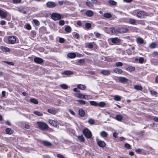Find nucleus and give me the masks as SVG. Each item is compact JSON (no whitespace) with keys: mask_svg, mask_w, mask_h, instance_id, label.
<instances>
[{"mask_svg":"<svg viewBox=\"0 0 158 158\" xmlns=\"http://www.w3.org/2000/svg\"><path fill=\"white\" fill-rule=\"evenodd\" d=\"M4 41L8 44H13L19 43V40L16 36L10 35L5 37L4 39Z\"/></svg>","mask_w":158,"mask_h":158,"instance_id":"obj_1","label":"nucleus"},{"mask_svg":"<svg viewBox=\"0 0 158 158\" xmlns=\"http://www.w3.org/2000/svg\"><path fill=\"white\" fill-rule=\"evenodd\" d=\"M37 123L39 128L41 130H46L49 128L48 125L44 122H38Z\"/></svg>","mask_w":158,"mask_h":158,"instance_id":"obj_2","label":"nucleus"},{"mask_svg":"<svg viewBox=\"0 0 158 158\" xmlns=\"http://www.w3.org/2000/svg\"><path fill=\"white\" fill-rule=\"evenodd\" d=\"M83 134L86 138H92L91 131L88 128H85L82 131Z\"/></svg>","mask_w":158,"mask_h":158,"instance_id":"obj_3","label":"nucleus"},{"mask_svg":"<svg viewBox=\"0 0 158 158\" xmlns=\"http://www.w3.org/2000/svg\"><path fill=\"white\" fill-rule=\"evenodd\" d=\"M51 18L55 21L58 20L61 18V15L57 13H53L51 15Z\"/></svg>","mask_w":158,"mask_h":158,"instance_id":"obj_4","label":"nucleus"},{"mask_svg":"<svg viewBox=\"0 0 158 158\" xmlns=\"http://www.w3.org/2000/svg\"><path fill=\"white\" fill-rule=\"evenodd\" d=\"M129 27H123L118 28L117 31L119 33H124L128 32Z\"/></svg>","mask_w":158,"mask_h":158,"instance_id":"obj_5","label":"nucleus"},{"mask_svg":"<svg viewBox=\"0 0 158 158\" xmlns=\"http://www.w3.org/2000/svg\"><path fill=\"white\" fill-rule=\"evenodd\" d=\"M34 61L36 63L40 64H42L44 61V60L42 58L38 57H35L34 58Z\"/></svg>","mask_w":158,"mask_h":158,"instance_id":"obj_6","label":"nucleus"},{"mask_svg":"<svg viewBox=\"0 0 158 158\" xmlns=\"http://www.w3.org/2000/svg\"><path fill=\"white\" fill-rule=\"evenodd\" d=\"M8 13L6 10H1V19H5L7 17Z\"/></svg>","mask_w":158,"mask_h":158,"instance_id":"obj_7","label":"nucleus"},{"mask_svg":"<svg viewBox=\"0 0 158 158\" xmlns=\"http://www.w3.org/2000/svg\"><path fill=\"white\" fill-rule=\"evenodd\" d=\"M118 82H119L123 84L127 83L128 80V79L126 78L123 77H118Z\"/></svg>","mask_w":158,"mask_h":158,"instance_id":"obj_8","label":"nucleus"},{"mask_svg":"<svg viewBox=\"0 0 158 158\" xmlns=\"http://www.w3.org/2000/svg\"><path fill=\"white\" fill-rule=\"evenodd\" d=\"M46 6L48 8H52L56 6V4L54 2L49 1L46 3Z\"/></svg>","mask_w":158,"mask_h":158,"instance_id":"obj_9","label":"nucleus"},{"mask_svg":"<svg viewBox=\"0 0 158 158\" xmlns=\"http://www.w3.org/2000/svg\"><path fill=\"white\" fill-rule=\"evenodd\" d=\"M145 13L144 11L140 10L136 14V16L139 18H143L145 15Z\"/></svg>","mask_w":158,"mask_h":158,"instance_id":"obj_10","label":"nucleus"},{"mask_svg":"<svg viewBox=\"0 0 158 158\" xmlns=\"http://www.w3.org/2000/svg\"><path fill=\"white\" fill-rule=\"evenodd\" d=\"M85 15L87 17H91L93 16L94 13L92 10H88L85 13Z\"/></svg>","mask_w":158,"mask_h":158,"instance_id":"obj_11","label":"nucleus"},{"mask_svg":"<svg viewBox=\"0 0 158 158\" xmlns=\"http://www.w3.org/2000/svg\"><path fill=\"white\" fill-rule=\"evenodd\" d=\"M73 94L75 97L81 99H84L85 98V95H83L81 93H74Z\"/></svg>","mask_w":158,"mask_h":158,"instance_id":"obj_12","label":"nucleus"},{"mask_svg":"<svg viewBox=\"0 0 158 158\" xmlns=\"http://www.w3.org/2000/svg\"><path fill=\"white\" fill-rule=\"evenodd\" d=\"M94 45H96V44L94 42L87 43L85 44V47L86 48H93Z\"/></svg>","mask_w":158,"mask_h":158,"instance_id":"obj_13","label":"nucleus"},{"mask_svg":"<svg viewBox=\"0 0 158 158\" xmlns=\"http://www.w3.org/2000/svg\"><path fill=\"white\" fill-rule=\"evenodd\" d=\"M76 54L74 52H69L67 54V57L70 59H74L76 57Z\"/></svg>","mask_w":158,"mask_h":158,"instance_id":"obj_14","label":"nucleus"},{"mask_svg":"<svg viewBox=\"0 0 158 158\" xmlns=\"http://www.w3.org/2000/svg\"><path fill=\"white\" fill-rule=\"evenodd\" d=\"M151 64L155 66L158 65V58H153L151 60Z\"/></svg>","mask_w":158,"mask_h":158,"instance_id":"obj_15","label":"nucleus"},{"mask_svg":"<svg viewBox=\"0 0 158 158\" xmlns=\"http://www.w3.org/2000/svg\"><path fill=\"white\" fill-rule=\"evenodd\" d=\"M47 111L52 114H55L57 112V110L53 108L48 109Z\"/></svg>","mask_w":158,"mask_h":158,"instance_id":"obj_16","label":"nucleus"},{"mask_svg":"<svg viewBox=\"0 0 158 158\" xmlns=\"http://www.w3.org/2000/svg\"><path fill=\"white\" fill-rule=\"evenodd\" d=\"M61 74L66 75L69 76L73 74V73L72 71L70 70H65Z\"/></svg>","mask_w":158,"mask_h":158,"instance_id":"obj_17","label":"nucleus"},{"mask_svg":"<svg viewBox=\"0 0 158 158\" xmlns=\"http://www.w3.org/2000/svg\"><path fill=\"white\" fill-rule=\"evenodd\" d=\"M102 74L105 76H108L110 74V71L109 70H103L101 72Z\"/></svg>","mask_w":158,"mask_h":158,"instance_id":"obj_18","label":"nucleus"},{"mask_svg":"<svg viewBox=\"0 0 158 158\" xmlns=\"http://www.w3.org/2000/svg\"><path fill=\"white\" fill-rule=\"evenodd\" d=\"M78 114L81 117H83L85 116V112L82 108H81L80 109L78 110Z\"/></svg>","mask_w":158,"mask_h":158,"instance_id":"obj_19","label":"nucleus"},{"mask_svg":"<svg viewBox=\"0 0 158 158\" xmlns=\"http://www.w3.org/2000/svg\"><path fill=\"white\" fill-rule=\"evenodd\" d=\"M129 23L134 25H137L136 20L132 18H129Z\"/></svg>","mask_w":158,"mask_h":158,"instance_id":"obj_20","label":"nucleus"},{"mask_svg":"<svg viewBox=\"0 0 158 158\" xmlns=\"http://www.w3.org/2000/svg\"><path fill=\"white\" fill-rule=\"evenodd\" d=\"M77 88L81 90H85L87 88L86 86L85 85L82 84L77 85Z\"/></svg>","mask_w":158,"mask_h":158,"instance_id":"obj_21","label":"nucleus"},{"mask_svg":"<svg viewBox=\"0 0 158 158\" xmlns=\"http://www.w3.org/2000/svg\"><path fill=\"white\" fill-rule=\"evenodd\" d=\"M148 90L152 95L156 97H157L158 94L156 92L150 89L149 88H148Z\"/></svg>","mask_w":158,"mask_h":158,"instance_id":"obj_22","label":"nucleus"},{"mask_svg":"<svg viewBox=\"0 0 158 158\" xmlns=\"http://www.w3.org/2000/svg\"><path fill=\"white\" fill-rule=\"evenodd\" d=\"M98 145L101 147L103 148L106 145V143L104 141L99 140L97 142Z\"/></svg>","mask_w":158,"mask_h":158,"instance_id":"obj_23","label":"nucleus"},{"mask_svg":"<svg viewBox=\"0 0 158 158\" xmlns=\"http://www.w3.org/2000/svg\"><path fill=\"white\" fill-rule=\"evenodd\" d=\"M41 143L44 146H49L52 145L51 142L46 140H42L41 141Z\"/></svg>","mask_w":158,"mask_h":158,"instance_id":"obj_24","label":"nucleus"},{"mask_svg":"<svg viewBox=\"0 0 158 158\" xmlns=\"http://www.w3.org/2000/svg\"><path fill=\"white\" fill-rule=\"evenodd\" d=\"M1 49L3 52H9L10 51V49L5 46H1Z\"/></svg>","mask_w":158,"mask_h":158,"instance_id":"obj_25","label":"nucleus"},{"mask_svg":"<svg viewBox=\"0 0 158 158\" xmlns=\"http://www.w3.org/2000/svg\"><path fill=\"white\" fill-rule=\"evenodd\" d=\"M111 40L112 42L115 44H117L120 42L119 39L118 38H112Z\"/></svg>","mask_w":158,"mask_h":158,"instance_id":"obj_26","label":"nucleus"},{"mask_svg":"<svg viewBox=\"0 0 158 158\" xmlns=\"http://www.w3.org/2000/svg\"><path fill=\"white\" fill-rule=\"evenodd\" d=\"M49 123L52 125L56 127L57 126V123L56 121L52 120L49 119L48 121Z\"/></svg>","mask_w":158,"mask_h":158,"instance_id":"obj_27","label":"nucleus"},{"mask_svg":"<svg viewBox=\"0 0 158 158\" xmlns=\"http://www.w3.org/2000/svg\"><path fill=\"white\" fill-rule=\"evenodd\" d=\"M108 2L109 4L112 6H116L117 2L113 0H109Z\"/></svg>","mask_w":158,"mask_h":158,"instance_id":"obj_28","label":"nucleus"},{"mask_svg":"<svg viewBox=\"0 0 158 158\" xmlns=\"http://www.w3.org/2000/svg\"><path fill=\"white\" fill-rule=\"evenodd\" d=\"M123 117L120 114H118L116 115L115 118V119L119 121H121L123 119Z\"/></svg>","mask_w":158,"mask_h":158,"instance_id":"obj_29","label":"nucleus"},{"mask_svg":"<svg viewBox=\"0 0 158 158\" xmlns=\"http://www.w3.org/2000/svg\"><path fill=\"white\" fill-rule=\"evenodd\" d=\"M136 42L138 44H142L144 43V40L141 37H138L137 39Z\"/></svg>","mask_w":158,"mask_h":158,"instance_id":"obj_30","label":"nucleus"},{"mask_svg":"<svg viewBox=\"0 0 158 158\" xmlns=\"http://www.w3.org/2000/svg\"><path fill=\"white\" fill-rule=\"evenodd\" d=\"M134 88L137 90L142 91L143 87L141 85H136L134 86Z\"/></svg>","mask_w":158,"mask_h":158,"instance_id":"obj_31","label":"nucleus"},{"mask_svg":"<svg viewBox=\"0 0 158 158\" xmlns=\"http://www.w3.org/2000/svg\"><path fill=\"white\" fill-rule=\"evenodd\" d=\"M114 73H117L118 74H121L123 73V71L121 69L118 68H115L114 69Z\"/></svg>","mask_w":158,"mask_h":158,"instance_id":"obj_32","label":"nucleus"},{"mask_svg":"<svg viewBox=\"0 0 158 158\" xmlns=\"http://www.w3.org/2000/svg\"><path fill=\"white\" fill-rule=\"evenodd\" d=\"M126 70L129 72H132L134 71L135 70V68L134 67L130 66L127 68Z\"/></svg>","mask_w":158,"mask_h":158,"instance_id":"obj_33","label":"nucleus"},{"mask_svg":"<svg viewBox=\"0 0 158 158\" xmlns=\"http://www.w3.org/2000/svg\"><path fill=\"white\" fill-rule=\"evenodd\" d=\"M18 11L21 13H23L24 14H26V11H24V8L23 7H20L18 8Z\"/></svg>","mask_w":158,"mask_h":158,"instance_id":"obj_34","label":"nucleus"},{"mask_svg":"<svg viewBox=\"0 0 158 158\" xmlns=\"http://www.w3.org/2000/svg\"><path fill=\"white\" fill-rule=\"evenodd\" d=\"M100 135L102 137L105 138L107 137L108 134L105 131H103L101 132Z\"/></svg>","mask_w":158,"mask_h":158,"instance_id":"obj_35","label":"nucleus"},{"mask_svg":"<svg viewBox=\"0 0 158 158\" xmlns=\"http://www.w3.org/2000/svg\"><path fill=\"white\" fill-rule=\"evenodd\" d=\"M73 37L77 39H79L80 38V35L77 32H74L73 33Z\"/></svg>","mask_w":158,"mask_h":158,"instance_id":"obj_36","label":"nucleus"},{"mask_svg":"<svg viewBox=\"0 0 158 158\" xmlns=\"http://www.w3.org/2000/svg\"><path fill=\"white\" fill-rule=\"evenodd\" d=\"M5 131L6 134L10 135L13 133V131L10 128H7L6 129Z\"/></svg>","mask_w":158,"mask_h":158,"instance_id":"obj_37","label":"nucleus"},{"mask_svg":"<svg viewBox=\"0 0 158 158\" xmlns=\"http://www.w3.org/2000/svg\"><path fill=\"white\" fill-rule=\"evenodd\" d=\"M77 101L81 105H84L86 104H88V103L83 100H77Z\"/></svg>","mask_w":158,"mask_h":158,"instance_id":"obj_38","label":"nucleus"},{"mask_svg":"<svg viewBox=\"0 0 158 158\" xmlns=\"http://www.w3.org/2000/svg\"><path fill=\"white\" fill-rule=\"evenodd\" d=\"M30 102L34 104H37L38 103V102L37 99L35 98H31L30 100Z\"/></svg>","mask_w":158,"mask_h":158,"instance_id":"obj_39","label":"nucleus"},{"mask_svg":"<svg viewBox=\"0 0 158 158\" xmlns=\"http://www.w3.org/2000/svg\"><path fill=\"white\" fill-rule=\"evenodd\" d=\"M114 99L116 101H120L121 100V97L119 95H116L114 96Z\"/></svg>","mask_w":158,"mask_h":158,"instance_id":"obj_40","label":"nucleus"},{"mask_svg":"<svg viewBox=\"0 0 158 158\" xmlns=\"http://www.w3.org/2000/svg\"><path fill=\"white\" fill-rule=\"evenodd\" d=\"M24 27L28 30H30L31 29V27L30 24L28 23L26 24Z\"/></svg>","mask_w":158,"mask_h":158,"instance_id":"obj_41","label":"nucleus"},{"mask_svg":"<svg viewBox=\"0 0 158 158\" xmlns=\"http://www.w3.org/2000/svg\"><path fill=\"white\" fill-rule=\"evenodd\" d=\"M32 22L37 26H39L40 25V22L37 19H33L32 20Z\"/></svg>","mask_w":158,"mask_h":158,"instance_id":"obj_42","label":"nucleus"},{"mask_svg":"<svg viewBox=\"0 0 158 158\" xmlns=\"http://www.w3.org/2000/svg\"><path fill=\"white\" fill-rule=\"evenodd\" d=\"M65 31L68 33H69L71 31V28L69 26H67L65 28Z\"/></svg>","mask_w":158,"mask_h":158,"instance_id":"obj_43","label":"nucleus"},{"mask_svg":"<svg viewBox=\"0 0 158 158\" xmlns=\"http://www.w3.org/2000/svg\"><path fill=\"white\" fill-rule=\"evenodd\" d=\"M156 46L157 44L153 42L150 44L149 47L151 48H156Z\"/></svg>","mask_w":158,"mask_h":158,"instance_id":"obj_44","label":"nucleus"},{"mask_svg":"<svg viewBox=\"0 0 158 158\" xmlns=\"http://www.w3.org/2000/svg\"><path fill=\"white\" fill-rule=\"evenodd\" d=\"M106 105V103L104 102H100L99 103H98V106L101 107H104Z\"/></svg>","mask_w":158,"mask_h":158,"instance_id":"obj_45","label":"nucleus"},{"mask_svg":"<svg viewBox=\"0 0 158 158\" xmlns=\"http://www.w3.org/2000/svg\"><path fill=\"white\" fill-rule=\"evenodd\" d=\"M103 16L105 18H109L111 17L112 15L110 13H105L104 14Z\"/></svg>","mask_w":158,"mask_h":158,"instance_id":"obj_46","label":"nucleus"},{"mask_svg":"<svg viewBox=\"0 0 158 158\" xmlns=\"http://www.w3.org/2000/svg\"><path fill=\"white\" fill-rule=\"evenodd\" d=\"M33 113L38 116H42L43 115V114L42 113L38 111H34Z\"/></svg>","mask_w":158,"mask_h":158,"instance_id":"obj_47","label":"nucleus"},{"mask_svg":"<svg viewBox=\"0 0 158 158\" xmlns=\"http://www.w3.org/2000/svg\"><path fill=\"white\" fill-rule=\"evenodd\" d=\"M88 123L90 125L94 124L95 123V121L92 118H89L88 120Z\"/></svg>","mask_w":158,"mask_h":158,"instance_id":"obj_48","label":"nucleus"},{"mask_svg":"<svg viewBox=\"0 0 158 158\" xmlns=\"http://www.w3.org/2000/svg\"><path fill=\"white\" fill-rule=\"evenodd\" d=\"M90 104L93 106H98V103L94 101H90L89 102Z\"/></svg>","mask_w":158,"mask_h":158,"instance_id":"obj_49","label":"nucleus"},{"mask_svg":"<svg viewBox=\"0 0 158 158\" xmlns=\"http://www.w3.org/2000/svg\"><path fill=\"white\" fill-rule=\"evenodd\" d=\"M143 151H144L143 149L140 148L135 149V152L138 154H140L141 152Z\"/></svg>","mask_w":158,"mask_h":158,"instance_id":"obj_50","label":"nucleus"},{"mask_svg":"<svg viewBox=\"0 0 158 158\" xmlns=\"http://www.w3.org/2000/svg\"><path fill=\"white\" fill-rule=\"evenodd\" d=\"M78 62L81 64H83L85 63V60L84 59H81L79 60Z\"/></svg>","mask_w":158,"mask_h":158,"instance_id":"obj_51","label":"nucleus"},{"mask_svg":"<svg viewBox=\"0 0 158 158\" xmlns=\"http://www.w3.org/2000/svg\"><path fill=\"white\" fill-rule=\"evenodd\" d=\"M85 27L86 28L89 29L91 27V25L90 23H86L85 24Z\"/></svg>","mask_w":158,"mask_h":158,"instance_id":"obj_52","label":"nucleus"},{"mask_svg":"<svg viewBox=\"0 0 158 158\" xmlns=\"http://www.w3.org/2000/svg\"><path fill=\"white\" fill-rule=\"evenodd\" d=\"M60 87L63 89H67L68 88L67 85L65 84H63L60 85Z\"/></svg>","mask_w":158,"mask_h":158,"instance_id":"obj_53","label":"nucleus"},{"mask_svg":"<svg viewBox=\"0 0 158 158\" xmlns=\"http://www.w3.org/2000/svg\"><path fill=\"white\" fill-rule=\"evenodd\" d=\"M115 64L117 67L122 66L123 65V63L120 62H116Z\"/></svg>","mask_w":158,"mask_h":158,"instance_id":"obj_54","label":"nucleus"},{"mask_svg":"<svg viewBox=\"0 0 158 158\" xmlns=\"http://www.w3.org/2000/svg\"><path fill=\"white\" fill-rule=\"evenodd\" d=\"M3 62L6 63L7 64L11 65H14V63L12 62H9L6 61H2Z\"/></svg>","mask_w":158,"mask_h":158,"instance_id":"obj_55","label":"nucleus"},{"mask_svg":"<svg viewBox=\"0 0 158 158\" xmlns=\"http://www.w3.org/2000/svg\"><path fill=\"white\" fill-rule=\"evenodd\" d=\"M144 61V58L142 57H140L139 59V62L140 64H142Z\"/></svg>","mask_w":158,"mask_h":158,"instance_id":"obj_56","label":"nucleus"},{"mask_svg":"<svg viewBox=\"0 0 158 158\" xmlns=\"http://www.w3.org/2000/svg\"><path fill=\"white\" fill-rule=\"evenodd\" d=\"M124 146L126 148L128 149H131V146L129 144L127 143H125V144Z\"/></svg>","mask_w":158,"mask_h":158,"instance_id":"obj_57","label":"nucleus"},{"mask_svg":"<svg viewBox=\"0 0 158 158\" xmlns=\"http://www.w3.org/2000/svg\"><path fill=\"white\" fill-rule=\"evenodd\" d=\"M129 18H124L123 19V22L129 23Z\"/></svg>","mask_w":158,"mask_h":158,"instance_id":"obj_58","label":"nucleus"},{"mask_svg":"<svg viewBox=\"0 0 158 158\" xmlns=\"http://www.w3.org/2000/svg\"><path fill=\"white\" fill-rule=\"evenodd\" d=\"M59 42L60 43H63L64 42L65 40L64 38H60L59 39Z\"/></svg>","mask_w":158,"mask_h":158,"instance_id":"obj_59","label":"nucleus"},{"mask_svg":"<svg viewBox=\"0 0 158 158\" xmlns=\"http://www.w3.org/2000/svg\"><path fill=\"white\" fill-rule=\"evenodd\" d=\"M59 24L60 26H63L64 24V21L63 20H60L59 21Z\"/></svg>","mask_w":158,"mask_h":158,"instance_id":"obj_60","label":"nucleus"},{"mask_svg":"<svg viewBox=\"0 0 158 158\" xmlns=\"http://www.w3.org/2000/svg\"><path fill=\"white\" fill-rule=\"evenodd\" d=\"M152 56L155 57L158 55V52L157 51H154L152 53Z\"/></svg>","mask_w":158,"mask_h":158,"instance_id":"obj_61","label":"nucleus"},{"mask_svg":"<svg viewBox=\"0 0 158 158\" xmlns=\"http://www.w3.org/2000/svg\"><path fill=\"white\" fill-rule=\"evenodd\" d=\"M90 97L91 96L89 95H85V98H84V99L86 100L91 99V98H90Z\"/></svg>","mask_w":158,"mask_h":158,"instance_id":"obj_62","label":"nucleus"},{"mask_svg":"<svg viewBox=\"0 0 158 158\" xmlns=\"http://www.w3.org/2000/svg\"><path fill=\"white\" fill-rule=\"evenodd\" d=\"M21 0H13V2L14 3L17 4L21 2Z\"/></svg>","mask_w":158,"mask_h":158,"instance_id":"obj_63","label":"nucleus"},{"mask_svg":"<svg viewBox=\"0 0 158 158\" xmlns=\"http://www.w3.org/2000/svg\"><path fill=\"white\" fill-rule=\"evenodd\" d=\"M57 156L58 158H65L63 155L60 154H57Z\"/></svg>","mask_w":158,"mask_h":158,"instance_id":"obj_64","label":"nucleus"}]
</instances>
